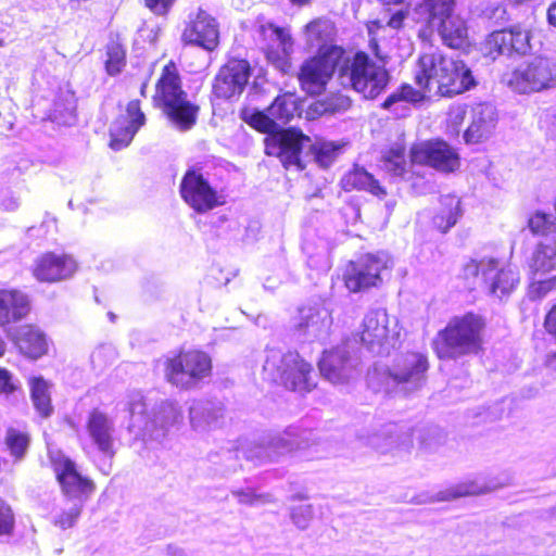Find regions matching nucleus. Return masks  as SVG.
<instances>
[{"mask_svg":"<svg viewBox=\"0 0 556 556\" xmlns=\"http://www.w3.org/2000/svg\"><path fill=\"white\" fill-rule=\"evenodd\" d=\"M152 105L180 131L197 125L200 105L190 99L179 66L172 59L161 67L155 79Z\"/></svg>","mask_w":556,"mask_h":556,"instance_id":"nucleus-1","label":"nucleus"},{"mask_svg":"<svg viewBox=\"0 0 556 556\" xmlns=\"http://www.w3.org/2000/svg\"><path fill=\"white\" fill-rule=\"evenodd\" d=\"M372 54L342 47L340 86L369 101L384 93L391 80L387 56L381 52Z\"/></svg>","mask_w":556,"mask_h":556,"instance_id":"nucleus-2","label":"nucleus"},{"mask_svg":"<svg viewBox=\"0 0 556 556\" xmlns=\"http://www.w3.org/2000/svg\"><path fill=\"white\" fill-rule=\"evenodd\" d=\"M486 318L472 311L455 315L448 319L431 341L438 359H456L484 352Z\"/></svg>","mask_w":556,"mask_h":556,"instance_id":"nucleus-3","label":"nucleus"},{"mask_svg":"<svg viewBox=\"0 0 556 556\" xmlns=\"http://www.w3.org/2000/svg\"><path fill=\"white\" fill-rule=\"evenodd\" d=\"M263 379L300 394H307L317 386L313 365L298 351L270 350L263 365Z\"/></svg>","mask_w":556,"mask_h":556,"instance_id":"nucleus-4","label":"nucleus"},{"mask_svg":"<svg viewBox=\"0 0 556 556\" xmlns=\"http://www.w3.org/2000/svg\"><path fill=\"white\" fill-rule=\"evenodd\" d=\"M212 372V357L201 349L181 348L163 359L164 379L178 391L199 388Z\"/></svg>","mask_w":556,"mask_h":556,"instance_id":"nucleus-5","label":"nucleus"},{"mask_svg":"<svg viewBox=\"0 0 556 556\" xmlns=\"http://www.w3.org/2000/svg\"><path fill=\"white\" fill-rule=\"evenodd\" d=\"M342 46L330 45L320 47L306 58L299 67L296 78L301 90L309 97H318L326 92L334 78L340 86Z\"/></svg>","mask_w":556,"mask_h":556,"instance_id":"nucleus-6","label":"nucleus"},{"mask_svg":"<svg viewBox=\"0 0 556 556\" xmlns=\"http://www.w3.org/2000/svg\"><path fill=\"white\" fill-rule=\"evenodd\" d=\"M390 269L389 261L382 253L365 252L343 264L340 279L349 293H367L383 286Z\"/></svg>","mask_w":556,"mask_h":556,"instance_id":"nucleus-7","label":"nucleus"},{"mask_svg":"<svg viewBox=\"0 0 556 556\" xmlns=\"http://www.w3.org/2000/svg\"><path fill=\"white\" fill-rule=\"evenodd\" d=\"M508 86L519 93L541 92L556 87V60L536 56L511 71Z\"/></svg>","mask_w":556,"mask_h":556,"instance_id":"nucleus-8","label":"nucleus"},{"mask_svg":"<svg viewBox=\"0 0 556 556\" xmlns=\"http://www.w3.org/2000/svg\"><path fill=\"white\" fill-rule=\"evenodd\" d=\"M253 75L249 60L231 56L222 64L212 81V97L220 101H237Z\"/></svg>","mask_w":556,"mask_h":556,"instance_id":"nucleus-9","label":"nucleus"},{"mask_svg":"<svg viewBox=\"0 0 556 556\" xmlns=\"http://www.w3.org/2000/svg\"><path fill=\"white\" fill-rule=\"evenodd\" d=\"M49 460L63 496L84 502L93 494L94 481L83 475L72 458L63 454H53L49 456Z\"/></svg>","mask_w":556,"mask_h":556,"instance_id":"nucleus-10","label":"nucleus"},{"mask_svg":"<svg viewBox=\"0 0 556 556\" xmlns=\"http://www.w3.org/2000/svg\"><path fill=\"white\" fill-rule=\"evenodd\" d=\"M179 194L199 214L207 213L225 204L223 197L203 176L198 166H190L185 172L179 185Z\"/></svg>","mask_w":556,"mask_h":556,"instance_id":"nucleus-11","label":"nucleus"},{"mask_svg":"<svg viewBox=\"0 0 556 556\" xmlns=\"http://www.w3.org/2000/svg\"><path fill=\"white\" fill-rule=\"evenodd\" d=\"M413 164L424 165L442 173H453L460 164L457 151L443 139H430L414 143L409 149Z\"/></svg>","mask_w":556,"mask_h":556,"instance_id":"nucleus-12","label":"nucleus"},{"mask_svg":"<svg viewBox=\"0 0 556 556\" xmlns=\"http://www.w3.org/2000/svg\"><path fill=\"white\" fill-rule=\"evenodd\" d=\"M305 141L308 142L309 137L301 130L292 127L279 129L265 138V154L279 159L286 169L295 167L302 170L301 153Z\"/></svg>","mask_w":556,"mask_h":556,"instance_id":"nucleus-13","label":"nucleus"},{"mask_svg":"<svg viewBox=\"0 0 556 556\" xmlns=\"http://www.w3.org/2000/svg\"><path fill=\"white\" fill-rule=\"evenodd\" d=\"M77 270V261L71 253L46 251L34 260L30 274L40 283L53 285L71 279Z\"/></svg>","mask_w":556,"mask_h":556,"instance_id":"nucleus-14","label":"nucleus"},{"mask_svg":"<svg viewBox=\"0 0 556 556\" xmlns=\"http://www.w3.org/2000/svg\"><path fill=\"white\" fill-rule=\"evenodd\" d=\"M258 31L266 60L281 73H289L292 68L290 53L293 41L291 35L286 28L270 22L261 25Z\"/></svg>","mask_w":556,"mask_h":556,"instance_id":"nucleus-15","label":"nucleus"},{"mask_svg":"<svg viewBox=\"0 0 556 556\" xmlns=\"http://www.w3.org/2000/svg\"><path fill=\"white\" fill-rule=\"evenodd\" d=\"M395 326L386 309H371L363 319L359 339L368 349L393 345L400 337Z\"/></svg>","mask_w":556,"mask_h":556,"instance_id":"nucleus-16","label":"nucleus"},{"mask_svg":"<svg viewBox=\"0 0 556 556\" xmlns=\"http://www.w3.org/2000/svg\"><path fill=\"white\" fill-rule=\"evenodd\" d=\"M219 37V24L216 18L202 9L190 16L181 33L185 46L199 47L207 52L218 48Z\"/></svg>","mask_w":556,"mask_h":556,"instance_id":"nucleus-17","label":"nucleus"},{"mask_svg":"<svg viewBox=\"0 0 556 556\" xmlns=\"http://www.w3.org/2000/svg\"><path fill=\"white\" fill-rule=\"evenodd\" d=\"M531 34L520 25L492 31L484 40L486 56L496 59L502 54H526L531 49Z\"/></svg>","mask_w":556,"mask_h":556,"instance_id":"nucleus-18","label":"nucleus"},{"mask_svg":"<svg viewBox=\"0 0 556 556\" xmlns=\"http://www.w3.org/2000/svg\"><path fill=\"white\" fill-rule=\"evenodd\" d=\"M477 86L471 68L464 60L448 55L446 66L439 83L435 98L453 99Z\"/></svg>","mask_w":556,"mask_h":556,"instance_id":"nucleus-19","label":"nucleus"},{"mask_svg":"<svg viewBox=\"0 0 556 556\" xmlns=\"http://www.w3.org/2000/svg\"><path fill=\"white\" fill-rule=\"evenodd\" d=\"M428 369L429 361L425 353L407 351L396 358L387 372L396 384H410L418 388L426 380Z\"/></svg>","mask_w":556,"mask_h":556,"instance_id":"nucleus-20","label":"nucleus"},{"mask_svg":"<svg viewBox=\"0 0 556 556\" xmlns=\"http://www.w3.org/2000/svg\"><path fill=\"white\" fill-rule=\"evenodd\" d=\"M455 7L456 0H415L413 18L416 24L421 25L418 37L424 40L430 39L435 27L455 11Z\"/></svg>","mask_w":556,"mask_h":556,"instance_id":"nucleus-21","label":"nucleus"},{"mask_svg":"<svg viewBox=\"0 0 556 556\" xmlns=\"http://www.w3.org/2000/svg\"><path fill=\"white\" fill-rule=\"evenodd\" d=\"M448 55L442 51L422 52L416 60L414 83L435 98L439 83L446 66Z\"/></svg>","mask_w":556,"mask_h":556,"instance_id":"nucleus-22","label":"nucleus"},{"mask_svg":"<svg viewBox=\"0 0 556 556\" xmlns=\"http://www.w3.org/2000/svg\"><path fill=\"white\" fill-rule=\"evenodd\" d=\"M317 365L320 375L333 384L349 382L356 372V366L350 353L340 346L325 350Z\"/></svg>","mask_w":556,"mask_h":556,"instance_id":"nucleus-23","label":"nucleus"},{"mask_svg":"<svg viewBox=\"0 0 556 556\" xmlns=\"http://www.w3.org/2000/svg\"><path fill=\"white\" fill-rule=\"evenodd\" d=\"M462 200L456 194H443L438 198L430 217L431 228L442 235L447 233L463 216Z\"/></svg>","mask_w":556,"mask_h":556,"instance_id":"nucleus-24","label":"nucleus"},{"mask_svg":"<svg viewBox=\"0 0 556 556\" xmlns=\"http://www.w3.org/2000/svg\"><path fill=\"white\" fill-rule=\"evenodd\" d=\"M30 312V301L18 289H0V327L17 323Z\"/></svg>","mask_w":556,"mask_h":556,"instance_id":"nucleus-25","label":"nucleus"},{"mask_svg":"<svg viewBox=\"0 0 556 556\" xmlns=\"http://www.w3.org/2000/svg\"><path fill=\"white\" fill-rule=\"evenodd\" d=\"M86 429L100 452L109 456L115 454L113 427L106 413L99 408L91 409L87 417Z\"/></svg>","mask_w":556,"mask_h":556,"instance_id":"nucleus-26","label":"nucleus"},{"mask_svg":"<svg viewBox=\"0 0 556 556\" xmlns=\"http://www.w3.org/2000/svg\"><path fill=\"white\" fill-rule=\"evenodd\" d=\"M340 186L345 192L364 191L378 199H384L388 194L386 187L367 169L354 165L340 180Z\"/></svg>","mask_w":556,"mask_h":556,"instance_id":"nucleus-27","label":"nucleus"},{"mask_svg":"<svg viewBox=\"0 0 556 556\" xmlns=\"http://www.w3.org/2000/svg\"><path fill=\"white\" fill-rule=\"evenodd\" d=\"M491 261L489 267L482 270L483 282L491 294L503 298L509 295L518 286V274L507 267L496 268Z\"/></svg>","mask_w":556,"mask_h":556,"instance_id":"nucleus-28","label":"nucleus"},{"mask_svg":"<svg viewBox=\"0 0 556 556\" xmlns=\"http://www.w3.org/2000/svg\"><path fill=\"white\" fill-rule=\"evenodd\" d=\"M443 45L451 49H463L469 45V30L465 18L452 11L437 27Z\"/></svg>","mask_w":556,"mask_h":556,"instance_id":"nucleus-29","label":"nucleus"},{"mask_svg":"<svg viewBox=\"0 0 556 556\" xmlns=\"http://www.w3.org/2000/svg\"><path fill=\"white\" fill-rule=\"evenodd\" d=\"M13 341L20 353L30 359H38L48 352L46 336L33 325L23 326Z\"/></svg>","mask_w":556,"mask_h":556,"instance_id":"nucleus-30","label":"nucleus"},{"mask_svg":"<svg viewBox=\"0 0 556 556\" xmlns=\"http://www.w3.org/2000/svg\"><path fill=\"white\" fill-rule=\"evenodd\" d=\"M304 34L308 43L313 46H330L337 35L336 24L328 17L313 18L304 26Z\"/></svg>","mask_w":556,"mask_h":556,"instance_id":"nucleus-31","label":"nucleus"},{"mask_svg":"<svg viewBox=\"0 0 556 556\" xmlns=\"http://www.w3.org/2000/svg\"><path fill=\"white\" fill-rule=\"evenodd\" d=\"M33 405L41 418H48L53 413L50 394V383L41 376L28 380Z\"/></svg>","mask_w":556,"mask_h":556,"instance_id":"nucleus-32","label":"nucleus"},{"mask_svg":"<svg viewBox=\"0 0 556 556\" xmlns=\"http://www.w3.org/2000/svg\"><path fill=\"white\" fill-rule=\"evenodd\" d=\"M104 70L109 76L119 75L127 64V48L119 37L110 38L104 47Z\"/></svg>","mask_w":556,"mask_h":556,"instance_id":"nucleus-33","label":"nucleus"},{"mask_svg":"<svg viewBox=\"0 0 556 556\" xmlns=\"http://www.w3.org/2000/svg\"><path fill=\"white\" fill-rule=\"evenodd\" d=\"M30 434L27 431L9 427L5 431L4 445L11 455L13 462L18 463L23 460L30 446Z\"/></svg>","mask_w":556,"mask_h":556,"instance_id":"nucleus-34","label":"nucleus"},{"mask_svg":"<svg viewBox=\"0 0 556 556\" xmlns=\"http://www.w3.org/2000/svg\"><path fill=\"white\" fill-rule=\"evenodd\" d=\"M381 162L388 173L403 177L407 172L406 146L404 143L390 146L383 151Z\"/></svg>","mask_w":556,"mask_h":556,"instance_id":"nucleus-35","label":"nucleus"},{"mask_svg":"<svg viewBox=\"0 0 556 556\" xmlns=\"http://www.w3.org/2000/svg\"><path fill=\"white\" fill-rule=\"evenodd\" d=\"M239 117L254 130L268 136L277 131V125L271 115L265 111L251 110L247 106L241 108Z\"/></svg>","mask_w":556,"mask_h":556,"instance_id":"nucleus-36","label":"nucleus"},{"mask_svg":"<svg viewBox=\"0 0 556 556\" xmlns=\"http://www.w3.org/2000/svg\"><path fill=\"white\" fill-rule=\"evenodd\" d=\"M296 101L291 93L278 94L270 105L267 108V112L275 119V124L286 125L294 116L296 112Z\"/></svg>","mask_w":556,"mask_h":556,"instance_id":"nucleus-37","label":"nucleus"},{"mask_svg":"<svg viewBox=\"0 0 556 556\" xmlns=\"http://www.w3.org/2000/svg\"><path fill=\"white\" fill-rule=\"evenodd\" d=\"M138 130L139 128L128 123L126 117H116L110 127L109 146L116 151L126 148Z\"/></svg>","mask_w":556,"mask_h":556,"instance_id":"nucleus-38","label":"nucleus"},{"mask_svg":"<svg viewBox=\"0 0 556 556\" xmlns=\"http://www.w3.org/2000/svg\"><path fill=\"white\" fill-rule=\"evenodd\" d=\"M507 485L506 482L497 483L493 485L479 484L477 481H465L450 488L444 495L443 500H456L467 496H478L491 492L497 488Z\"/></svg>","mask_w":556,"mask_h":556,"instance_id":"nucleus-39","label":"nucleus"},{"mask_svg":"<svg viewBox=\"0 0 556 556\" xmlns=\"http://www.w3.org/2000/svg\"><path fill=\"white\" fill-rule=\"evenodd\" d=\"M527 225L533 236L547 237L551 233L556 236V217L543 211L538 210L532 213Z\"/></svg>","mask_w":556,"mask_h":556,"instance_id":"nucleus-40","label":"nucleus"},{"mask_svg":"<svg viewBox=\"0 0 556 556\" xmlns=\"http://www.w3.org/2000/svg\"><path fill=\"white\" fill-rule=\"evenodd\" d=\"M493 128L491 118H486L482 113L477 114L470 125L464 132L467 143H479L489 137Z\"/></svg>","mask_w":556,"mask_h":556,"instance_id":"nucleus-41","label":"nucleus"},{"mask_svg":"<svg viewBox=\"0 0 556 556\" xmlns=\"http://www.w3.org/2000/svg\"><path fill=\"white\" fill-rule=\"evenodd\" d=\"M352 104V98L341 90L330 92L317 102L320 111L329 114L348 111Z\"/></svg>","mask_w":556,"mask_h":556,"instance_id":"nucleus-42","label":"nucleus"},{"mask_svg":"<svg viewBox=\"0 0 556 556\" xmlns=\"http://www.w3.org/2000/svg\"><path fill=\"white\" fill-rule=\"evenodd\" d=\"M15 523V513L12 506L0 497V536L13 535Z\"/></svg>","mask_w":556,"mask_h":556,"instance_id":"nucleus-43","label":"nucleus"},{"mask_svg":"<svg viewBox=\"0 0 556 556\" xmlns=\"http://www.w3.org/2000/svg\"><path fill=\"white\" fill-rule=\"evenodd\" d=\"M77 117L75 101L58 100L54 102L53 118L63 124H72Z\"/></svg>","mask_w":556,"mask_h":556,"instance_id":"nucleus-44","label":"nucleus"},{"mask_svg":"<svg viewBox=\"0 0 556 556\" xmlns=\"http://www.w3.org/2000/svg\"><path fill=\"white\" fill-rule=\"evenodd\" d=\"M554 290H556V276L543 280L532 281L528 287V296L532 301H538Z\"/></svg>","mask_w":556,"mask_h":556,"instance_id":"nucleus-45","label":"nucleus"},{"mask_svg":"<svg viewBox=\"0 0 556 556\" xmlns=\"http://www.w3.org/2000/svg\"><path fill=\"white\" fill-rule=\"evenodd\" d=\"M314 160L323 167L329 166L336 157V149L328 143H315L311 147Z\"/></svg>","mask_w":556,"mask_h":556,"instance_id":"nucleus-46","label":"nucleus"},{"mask_svg":"<svg viewBox=\"0 0 556 556\" xmlns=\"http://www.w3.org/2000/svg\"><path fill=\"white\" fill-rule=\"evenodd\" d=\"M400 98L402 101L410 102V103H420L426 99L431 98L430 94L425 91L422 88L414 87L410 84L404 83L399 86Z\"/></svg>","mask_w":556,"mask_h":556,"instance_id":"nucleus-47","label":"nucleus"},{"mask_svg":"<svg viewBox=\"0 0 556 556\" xmlns=\"http://www.w3.org/2000/svg\"><path fill=\"white\" fill-rule=\"evenodd\" d=\"M126 119L137 128L146 124V114L141 109V102L138 99L130 100L126 105Z\"/></svg>","mask_w":556,"mask_h":556,"instance_id":"nucleus-48","label":"nucleus"},{"mask_svg":"<svg viewBox=\"0 0 556 556\" xmlns=\"http://www.w3.org/2000/svg\"><path fill=\"white\" fill-rule=\"evenodd\" d=\"M233 496L242 505H254L257 503H269L271 502L268 494H258L254 489L236 490Z\"/></svg>","mask_w":556,"mask_h":556,"instance_id":"nucleus-49","label":"nucleus"},{"mask_svg":"<svg viewBox=\"0 0 556 556\" xmlns=\"http://www.w3.org/2000/svg\"><path fill=\"white\" fill-rule=\"evenodd\" d=\"M81 514V506L75 505L67 510L61 511L54 519V525L63 530L72 528Z\"/></svg>","mask_w":556,"mask_h":556,"instance_id":"nucleus-50","label":"nucleus"},{"mask_svg":"<svg viewBox=\"0 0 556 556\" xmlns=\"http://www.w3.org/2000/svg\"><path fill=\"white\" fill-rule=\"evenodd\" d=\"M384 25L379 20H372L368 21L366 23V28L369 35V48L371 52H381L380 46H379V38H378V31L382 29Z\"/></svg>","mask_w":556,"mask_h":556,"instance_id":"nucleus-51","label":"nucleus"},{"mask_svg":"<svg viewBox=\"0 0 556 556\" xmlns=\"http://www.w3.org/2000/svg\"><path fill=\"white\" fill-rule=\"evenodd\" d=\"M317 315L318 312L315 308H301L299 311V320L295 324V328L299 331H306L311 326L315 324V318Z\"/></svg>","mask_w":556,"mask_h":556,"instance_id":"nucleus-52","label":"nucleus"},{"mask_svg":"<svg viewBox=\"0 0 556 556\" xmlns=\"http://www.w3.org/2000/svg\"><path fill=\"white\" fill-rule=\"evenodd\" d=\"M175 1L176 0H143V3L154 15L166 16Z\"/></svg>","mask_w":556,"mask_h":556,"instance_id":"nucleus-53","label":"nucleus"},{"mask_svg":"<svg viewBox=\"0 0 556 556\" xmlns=\"http://www.w3.org/2000/svg\"><path fill=\"white\" fill-rule=\"evenodd\" d=\"M17 387L13 381L11 372L0 367V394L11 395L16 391Z\"/></svg>","mask_w":556,"mask_h":556,"instance_id":"nucleus-54","label":"nucleus"},{"mask_svg":"<svg viewBox=\"0 0 556 556\" xmlns=\"http://www.w3.org/2000/svg\"><path fill=\"white\" fill-rule=\"evenodd\" d=\"M543 327L545 332L556 340V302L549 307L544 316Z\"/></svg>","mask_w":556,"mask_h":556,"instance_id":"nucleus-55","label":"nucleus"},{"mask_svg":"<svg viewBox=\"0 0 556 556\" xmlns=\"http://www.w3.org/2000/svg\"><path fill=\"white\" fill-rule=\"evenodd\" d=\"M292 520L300 527H304L305 522L312 517V507L309 505L305 507L293 508L291 513Z\"/></svg>","mask_w":556,"mask_h":556,"instance_id":"nucleus-56","label":"nucleus"},{"mask_svg":"<svg viewBox=\"0 0 556 556\" xmlns=\"http://www.w3.org/2000/svg\"><path fill=\"white\" fill-rule=\"evenodd\" d=\"M408 15L407 10H397L394 13L391 14L389 20L387 21L386 26L399 30L404 27V22Z\"/></svg>","mask_w":556,"mask_h":556,"instance_id":"nucleus-57","label":"nucleus"},{"mask_svg":"<svg viewBox=\"0 0 556 556\" xmlns=\"http://www.w3.org/2000/svg\"><path fill=\"white\" fill-rule=\"evenodd\" d=\"M480 262L476 260H469L464 264L463 278L465 280L477 278L480 274Z\"/></svg>","mask_w":556,"mask_h":556,"instance_id":"nucleus-58","label":"nucleus"},{"mask_svg":"<svg viewBox=\"0 0 556 556\" xmlns=\"http://www.w3.org/2000/svg\"><path fill=\"white\" fill-rule=\"evenodd\" d=\"M402 101V98H400V91L396 89L394 92L389 94L384 101L381 103V108L384 110H389L393 104Z\"/></svg>","mask_w":556,"mask_h":556,"instance_id":"nucleus-59","label":"nucleus"},{"mask_svg":"<svg viewBox=\"0 0 556 556\" xmlns=\"http://www.w3.org/2000/svg\"><path fill=\"white\" fill-rule=\"evenodd\" d=\"M543 366L551 372H556V351L548 353L543 362Z\"/></svg>","mask_w":556,"mask_h":556,"instance_id":"nucleus-60","label":"nucleus"},{"mask_svg":"<svg viewBox=\"0 0 556 556\" xmlns=\"http://www.w3.org/2000/svg\"><path fill=\"white\" fill-rule=\"evenodd\" d=\"M547 21L556 27V0L547 9Z\"/></svg>","mask_w":556,"mask_h":556,"instance_id":"nucleus-61","label":"nucleus"},{"mask_svg":"<svg viewBox=\"0 0 556 556\" xmlns=\"http://www.w3.org/2000/svg\"><path fill=\"white\" fill-rule=\"evenodd\" d=\"M404 0H379V2L383 5H397L401 4Z\"/></svg>","mask_w":556,"mask_h":556,"instance_id":"nucleus-62","label":"nucleus"},{"mask_svg":"<svg viewBox=\"0 0 556 556\" xmlns=\"http://www.w3.org/2000/svg\"><path fill=\"white\" fill-rule=\"evenodd\" d=\"M292 4L298 7H305L311 3L312 0H289Z\"/></svg>","mask_w":556,"mask_h":556,"instance_id":"nucleus-63","label":"nucleus"},{"mask_svg":"<svg viewBox=\"0 0 556 556\" xmlns=\"http://www.w3.org/2000/svg\"><path fill=\"white\" fill-rule=\"evenodd\" d=\"M5 353V342L0 337V357L3 356Z\"/></svg>","mask_w":556,"mask_h":556,"instance_id":"nucleus-64","label":"nucleus"}]
</instances>
